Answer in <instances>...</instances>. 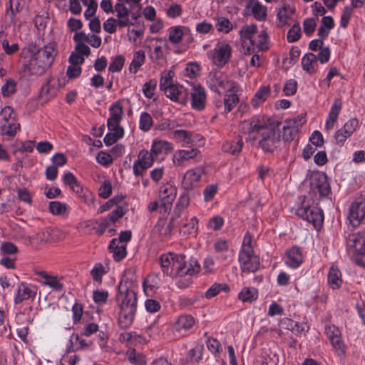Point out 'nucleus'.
Wrapping results in <instances>:
<instances>
[{"label":"nucleus","instance_id":"1","mask_svg":"<svg viewBox=\"0 0 365 365\" xmlns=\"http://www.w3.org/2000/svg\"><path fill=\"white\" fill-rule=\"evenodd\" d=\"M137 285L125 272L118 284L115 302L119 309L118 324L126 329L133 324L137 309Z\"/></svg>","mask_w":365,"mask_h":365},{"label":"nucleus","instance_id":"2","mask_svg":"<svg viewBox=\"0 0 365 365\" xmlns=\"http://www.w3.org/2000/svg\"><path fill=\"white\" fill-rule=\"evenodd\" d=\"M239 128L242 134L248 136L246 140H255L256 135L259 134L261 139L259 145L266 153H272L282 145L279 130L267 125L259 116H253L244 120L240 124Z\"/></svg>","mask_w":365,"mask_h":365},{"label":"nucleus","instance_id":"3","mask_svg":"<svg viewBox=\"0 0 365 365\" xmlns=\"http://www.w3.org/2000/svg\"><path fill=\"white\" fill-rule=\"evenodd\" d=\"M294 213L299 217L312 223L319 230L324 222V214L320 208L312 206L306 196L299 197V202L294 207Z\"/></svg>","mask_w":365,"mask_h":365},{"label":"nucleus","instance_id":"4","mask_svg":"<svg viewBox=\"0 0 365 365\" xmlns=\"http://www.w3.org/2000/svg\"><path fill=\"white\" fill-rule=\"evenodd\" d=\"M232 48L226 41H218L207 52L208 58L218 68L224 67L231 59Z\"/></svg>","mask_w":365,"mask_h":365},{"label":"nucleus","instance_id":"5","mask_svg":"<svg viewBox=\"0 0 365 365\" xmlns=\"http://www.w3.org/2000/svg\"><path fill=\"white\" fill-rule=\"evenodd\" d=\"M207 84L210 88L215 91L219 92V89L226 90L228 92H237L238 84L230 81L227 76L222 72H210L208 75Z\"/></svg>","mask_w":365,"mask_h":365},{"label":"nucleus","instance_id":"6","mask_svg":"<svg viewBox=\"0 0 365 365\" xmlns=\"http://www.w3.org/2000/svg\"><path fill=\"white\" fill-rule=\"evenodd\" d=\"M310 187L313 193L319 196H313L314 199H320L327 197L331 192L330 185L327 176L324 173L315 174L311 179Z\"/></svg>","mask_w":365,"mask_h":365},{"label":"nucleus","instance_id":"7","mask_svg":"<svg viewBox=\"0 0 365 365\" xmlns=\"http://www.w3.org/2000/svg\"><path fill=\"white\" fill-rule=\"evenodd\" d=\"M365 219V197H357L351 202L348 215V220L353 227H358Z\"/></svg>","mask_w":365,"mask_h":365},{"label":"nucleus","instance_id":"8","mask_svg":"<svg viewBox=\"0 0 365 365\" xmlns=\"http://www.w3.org/2000/svg\"><path fill=\"white\" fill-rule=\"evenodd\" d=\"M344 239L346 250L353 257L365 247V232H346Z\"/></svg>","mask_w":365,"mask_h":365},{"label":"nucleus","instance_id":"9","mask_svg":"<svg viewBox=\"0 0 365 365\" xmlns=\"http://www.w3.org/2000/svg\"><path fill=\"white\" fill-rule=\"evenodd\" d=\"M42 60L31 53L29 57H25L23 63V71L29 76H41L49 68Z\"/></svg>","mask_w":365,"mask_h":365},{"label":"nucleus","instance_id":"10","mask_svg":"<svg viewBox=\"0 0 365 365\" xmlns=\"http://www.w3.org/2000/svg\"><path fill=\"white\" fill-rule=\"evenodd\" d=\"M155 160H156L150 151L141 150L133 165V175L143 176L145 170L153 165Z\"/></svg>","mask_w":365,"mask_h":365},{"label":"nucleus","instance_id":"11","mask_svg":"<svg viewBox=\"0 0 365 365\" xmlns=\"http://www.w3.org/2000/svg\"><path fill=\"white\" fill-rule=\"evenodd\" d=\"M238 260L242 272H255L260 265L259 258L254 252H239Z\"/></svg>","mask_w":365,"mask_h":365},{"label":"nucleus","instance_id":"12","mask_svg":"<svg viewBox=\"0 0 365 365\" xmlns=\"http://www.w3.org/2000/svg\"><path fill=\"white\" fill-rule=\"evenodd\" d=\"M201 157L200 151L196 148L180 149L175 152L173 156V163L175 167H183L186 162L195 160L199 162Z\"/></svg>","mask_w":365,"mask_h":365},{"label":"nucleus","instance_id":"13","mask_svg":"<svg viewBox=\"0 0 365 365\" xmlns=\"http://www.w3.org/2000/svg\"><path fill=\"white\" fill-rule=\"evenodd\" d=\"M325 334L330 341L336 354L341 357L345 355V346L341 339V331L338 327L333 324L325 326Z\"/></svg>","mask_w":365,"mask_h":365},{"label":"nucleus","instance_id":"14","mask_svg":"<svg viewBox=\"0 0 365 365\" xmlns=\"http://www.w3.org/2000/svg\"><path fill=\"white\" fill-rule=\"evenodd\" d=\"M195 324V318L190 314H182L177 318L172 325V331L178 337L186 336Z\"/></svg>","mask_w":365,"mask_h":365},{"label":"nucleus","instance_id":"15","mask_svg":"<svg viewBox=\"0 0 365 365\" xmlns=\"http://www.w3.org/2000/svg\"><path fill=\"white\" fill-rule=\"evenodd\" d=\"M176 197V190L171 185H165L160 187L159 198L160 200V212L167 213L171 207Z\"/></svg>","mask_w":365,"mask_h":365},{"label":"nucleus","instance_id":"16","mask_svg":"<svg viewBox=\"0 0 365 365\" xmlns=\"http://www.w3.org/2000/svg\"><path fill=\"white\" fill-rule=\"evenodd\" d=\"M190 96V105L193 110L201 111L205 109L207 103L205 89L201 85L192 86Z\"/></svg>","mask_w":365,"mask_h":365},{"label":"nucleus","instance_id":"17","mask_svg":"<svg viewBox=\"0 0 365 365\" xmlns=\"http://www.w3.org/2000/svg\"><path fill=\"white\" fill-rule=\"evenodd\" d=\"M167 98L181 105H186L189 100L190 91L183 86L174 84L164 92Z\"/></svg>","mask_w":365,"mask_h":365},{"label":"nucleus","instance_id":"18","mask_svg":"<svg viewBox=\"0 0 365 365\" xmlns=\"http://www.w3.org/2000/svg\"><path fill=\"white\" fill-rule=\"evenodd\" d=\"M204 170L201 167L188 170L183 176L182 182L183 187L187 190L196 187L199 185Z\"/></svg>","mask_w":365,"mask_h":365},{"label":"nucleus","instance_id":"19","mask_svg":"<svg viewBox=\"0 0 365 365\" xmlns=\"http://www.w3.org/2000/svg\"><path fill=\"white\" fill-rule=\"evenodd\" d=\"M173 150L171 143L159 139H154L150 148V152L156 160H163L168 153Z\"/></svg>","mask_w":365,"mask_h":365},{"label":"nucleus","instance_id":"20","mask_svg":"<svg viewBox=\"0 0 365 365\" xmlns=\"http://www.w3.org/2000/svg\"><path fill=\"white\" fill-rule=\"evenodd\" d=\"M36 294V289L34 286L25 282H21L17 288L14 297V304H19L31 298H34Z\"/></svg>","mask_w":365,"mask_h":365},{"label":"nucleus","instance_id":"21","mask_svg":"<svg viewBox=\"0 0 365 365\" xmlns=\"http://www.w3.org/2000/svg\"><path fill=\"white\" fill-rule=\"evenodd\" d=\"M284 261L285 264L291 268L299 267L304 261L302 249L294 246L287 250L284 257Z\"/></svg>","mask_w":365,"mask_h":365},{"label":"nucleus","instance_id":"22","mask_svg":"<svg viewBox=\"0 0 365 365\" xmlns=\"http://www.w3.org/2000/svg\"><path fill=\"white\" fill-rule=\"evenodd\" d=\"M125 1H118L114 6V11L116 12V21L118 26L120 28L129 26L133 23L129 18L130 11L125 6Z\"/></svg>","mask_w":365,"mask_h":365},{"label":"nucleus","instance_id":"23","mask_svg":"<svg viewBox=\"0 0 365 365\" xmlns=\"http://www.w3.org/2000/svg\"><path fill=\"white\" fill-rule=\"evenodd\" d=\"M33 53L42 60V63H44L50 68L53 63L54 57L56 56L57 51L56 50L55 44L53 43H49Z\"/></svg>","mask_w":365,"mask_h":365},{"label":"nucleus","instance_id":"24","mask_svg":"<svg viewBox=\"0 0 365 365\" xmlns=\"http://www.w3.org/2000/svg\"><path fill=\"white\" fill-rule=\"evenodd\" d=\"M250 10L255 19L257 21H264L267 16V7L261 4L259 0H250L246 6Z\"/></svg>","mask_w":365,"mask_h":365},{"label":"nucleus","instance_id":"25","mask_svg":"<svg viewBox=\"0 0 365 365\" xmlns=\"http://www.w3.org/2000/svg\"><path fill=\"white\" fill-rule=\"evenodd\" d=\"M185 264L186 261L185 255L181 254H175L172 271L175 272V274L181 277L186 275L192 276L193 272H195V269H191V271H189V269H186V271H185L182 268L185 267Z\"/></svg>","mask_w":365,"mask_h":365},{"label":"nucleus","instance_id":"26","mask_svg":"<svg viewBox=\"0 0 365 365\" xmlns=\"http://www.w3.org/2000/svg\"><path fill=\"white\" fill-rule=\"evenodd\" d=\"M168 40L174 43L178 44L182 41V36L190 34V29L187 26H175L168 30Z\"/></svg>","mask_w":365,"mask_h":365},{"label":"nucleus","instance_id":"27","mask_svg":"<svg viewBox=\"0 0 365 365\" xmlns=\"http://www.w3.org/2000/svg\"><path fill=\"white\" fill-rule=\"evenodd\" d=\"M342 102L340 98L335 99L329 110L325 127L327 130L331 129L336 123L339 114L341 110Z\"/></svg>","mask_w":365,"mask_h":365},{"label":"nucleus","instance_id":"28","mask_svg":"<svg viewBox=\"0 0 365 365\" xmlns=\"http://www.w3.org/2000/svg\"><path fill=\"white\" fill-rule=\"evenodd\" d=\"M109 250L113 253V257L116 262L122 260L126 255V245L120 244L116 238L113 239L109 245Z\"/></svg>","mask_w":365,"mask_h":365},{"label":"nucleus","instance_id":"29","mask_svg":"<svg viewBox=\"0 0 365 365\" xmlns=\"http://www.w3.org/2000/svg\"><path fill=\"white\" fill-rule=\"evenodd\" d=\"M282 138L285 142H290L297 136L299 129L293 120H287L283 125Z\"/></svg>","mask_w":365,"mask_h":365},{"label":"nucleus","instance_id":"30","mask_svg":"<svg viewBox=\"0 0 365 365\" xmlns=\"http://www.w3.org/2000/svg\"><path fill=\"white\" fill-rule=\"evenodd\" d=\"M327 281L329 286L332 289H338L341 287L342 284L341 273L336 267L332 265L329 268Z\"/></svg>","mask_w":365,"mask_h":365},{"label":"nucleus","instance_id":"31","mask_svg":"<svg viewBox=\"0 0 365 365\" xmlns=\"http://www.w3.org/2000/svg\"><path fill=\"white\" fill-rule=\"evenodd\" d=\"M20 129L21 125L18 120H11L0 123V134L1 135L14 137Z\"/></svg>","mask_w":365,"mask_h":365},{"label":"nucleus","instance_id":"32","mask_svg":"<svg viewBox=\"0 0 365 365\" xmlns=\"http://www.w3.org/2000/svg\"><path fill=\"white\" fill-rule=\"evenodd\" d=\"M302 66L308 73H314L317 66V56L312 53L305 54L302 58Z\"/></svg>","mask_w":365,"mask_h":365},{"label":"nucleus","instance_id":"33","mask_svg":"<svg viewBox=\"0 0 365 365\" xmlns=\"http://www.w3.org/2000/svg\"><path fill=\"white\" fill-rule=\"evenodd\" d=\"M243 141L241 137H238L236 140L232 141H226L223 143L222 149L223 152L232 155L239 154L242 148Z\"/></svg>","mask_w":365,"mask_h":365},{"label":"nucleus","instance_id":"34","mask_svg":"<svg viewBox=\"0 0 365 365\" xmlns=\"http://www.w3.org/2000/svg\"><path fill=\"white\" fill-rule=\"evenodd\" d=\"M110 117L107 123L120 122L123 116V108L119 101L113 103L109 108Z\"/></svg>","mask_w":365,"mask_h":365},{"label":"nucleus","instance_id":"35","mask_svg":"<svg viewBox=\"0 0 365 365\" xmlns=\"http://www.w3.org/2000/svg\"><path fill=\"white\" fill-rule=\"evenodd\" d=\"M270 95V88L269 86H261L255 93L251 101L254 108H257L264 103Z\"/></svg>","mask_w":365,"mask_h":365},{"label":"nucleus","instance_id":"36","mask_svg":"<svg viewBox=\"0 0 365 365\" xmlns=\"http://www.w3.org/2000/svg\"><path fill=\"white\" fill-rule=\"evenodd\" d=\"M173 138L180 143L182 147H185L192 143V134L185 130H176L173 132Z\"/></svg>","mask_w":365,"mask_h":365},{"label":"nucleus","instance_id":"37","mask_svg":"<svg viewBox=\"0 0 365 365\" xmlns=\"http://www.w3.org/2000/svg\"><path fill=\"white\" fill-rule=\"evenodd\" d=\"M237 92H230V93L225 96L224 98V110L222 113L227 114L230 113L239 103V97L236 94Z\"/></svg>","mask_w":365,"mask_h":365},{"label":"nucleus","instance_id":"38","mask_svg":"<svg viewBox=\"0 0 365 365\" xmlns=\"http://www.w3.org/2000/svg\"><path fill=\"white\" fill-rule=\"evenodd\" d=\"M69 341L71 344L69 350L71 351H76L88 346L86 341L78 334H73L70 337Z\"/></svg>","mask_w":365,"mask_h":365},{"label":"nucleus","instance_id":"39","mask_svg":"<svg viewBox=\"0 0 365 365\" xmlns=\"http://www.w3.org/2000/svg\"><path fill=\"white\" fill-rule=\"evenodd\" d=\"M174 256L175 254L173 253L163 254L160 256L159 259L163 272L168 275L173 274L172 272H169V268L171 267V269H173Z\"/></svg>","mask_w":365,"mask_h":365},{"label":"nucleus","instance_id":"40","mask_svg":"<svg viewBox=\"0 0 365 365\" xmlns=\"http://www.w3.org/2000/svg\"><path fill=\"white\" fill-rule=\"evenodd\" d=\"M145 59V54L143 51H138L134 53L133 58L130 65V70L131 72L135 73L138 72L139 68L144 63Z\"/></svg>","mask_w":365,"mask_h":365},{"label":"nucleus","instance_id":"41","mask_svg":"<svg viewBox=\"0 0 365 365\" xmlns=\"http://www.w3.org/2000/svg\"><path fill=\"white\" fill-rule=\"evenodd\" d=\"M37 274L45 279V284L50 287L58 291L63 288V284L57 279L56 277L49 276L46 272L43 271L37 272Z\"/></svg>","mask_w":365,"mask_h":365},{"label":"nucleus","instance_id":"42","mask_svg":"<svg viewBox=\"0 0 365 365\" xmlns=\"http://www.w3.org/2000/svg\"><path fill=\"white\" fill-rule=\"evenodd\" d=\"M230 290V287L226 284H213L205 292V297L207 299H211L217 296L221 291L227 292Z\"/></svg>","mask_w":365,"mask_h":365},{"label":"nucleus","instance_id":"43","mask_svg":"<svg viewBox=\"0 0 365 365\" xmlns=\"http://www.w3.org/2000/svg\"><path fill=\"white\" fill-rule=\"evenodd\" d=\"M238 298L243 302H252L257 298V291L255 288H245L238 294Z\"/></svg>","mask_w":365,"mask_h":365},{"label":"nucleus","instance_id":"44","mask_svg":"<svg viewBox=\"0 0 365 365\" xmlns=\"http://www.w3.org/2000/svg\"><path fill=\"white\" fill-rule=\"evenodd\" d=\"M215 26L219 32L224 34H228L233 29L232 24L228 19L223 16L217 19Z\"/></svg>","mask_w":365,"mask_h":365},{"label":"nucleus","instance_id":"45","mask_svg":"<svg viewBox=\"0 0 365 365\" xmlns=\"http://www.w3.org/2000/svg\"><path fill=\"white\" fill-rule=\"evenodd\" d=\"M153 118L151 115L147 112H143L140 114L139 120V128L144 131L148 132L153 126Z\"/></svg>","mask_w":365,"mask_h":365},{"label":"nucleus","instance_id":"46","mask_svg":"<svg viewBox=\"0 0 365 365\" xmlns=\"http://www.w3.org/2000/svg\"><path fill=\"white\" fill-rule=\"evenodd\" d=\"M257 26L255 24L247 25L240 31V36L242 40H253V36L257 33Z\"/></svg>","mask_w":365,"mask_h":365},{"label":"nucleus","instance_id":"47","mask_svg":"<svg viewBox=\"0 0 365 365\" xmlns=\"http://www.w3.org/2000/svg\"><path fill=\"white\" fill-rule=\"evenodd\" d=\"M17 120L14 110L11 106H5L0 112V123Z\"/></svg>","mask_w":365,"mask_h":365},{"label":"nucleus","instance_id":"48","mask_svg":"<svg viewBox=\"0 0 365 365\" xmlns=\"http://www.w3.org/2000/svg\"><path fill=\"white\" fill-rule=\"evenodd\" d=\"M71 188L76 195H78V196L82 197L85 202H87L88 200H90L91 197L92 196L91 191L87 188H84L79 182H78Z\"/></svg>","mask_w":365,"mask_h":365},{"label":"nucleus","instance_id":"49","mask_svg":"<svg viewBox=\"0 0 365 365\" xmlns=\"http://www.w3.org/2000/svg\"><path fill=\"white\" fill-rule=\"evenodd\" d=\"M150 58L151 60L158 63H162L165 61V56L164 54L163 48L160 45H156L154 46L153 51H151L150 54Z\"/></svg>","mask_w":365,"mask_h":365},{"label":"nucleus","instance_id":"50","mask_svg":"<svg viewBox=\"0 0 365 365\" xmlns=\"http://www.w3.org/2000/svg\"><path fill=\"white\" fill-rule=\"evenodd\" d=\"M16 83L14 80L9 78L1 87V94L4 97H8L16 91Z\"/></svg>","mask_w":365,"mask_h":365},{"label":"nucleus","instance_id":"51","mask_svg":"<svg viewBox=\"0 0 365 365\" xmlns=\"http://www.w3.org/2000/svg\"><path fill=\"white\" fill-rule=\"evenodd\" d=\"M202 348L201 346H195L190 349L188 351L187 361L191 363H198L202 357Z\"/></svg>","mask_w":365,"mask_h":365},{"label":"nucleus","instance_id":"52","mask_svg":"<svg viewBox=\"0 0 365 365\" xmlns=\"http://www.w3.org/2000/svg\"><path fill=\"white\" fill-rule=\"evenodd\" d=\"M301 37V26L299 23L294 24L287 32L288 42L293 43L299 39Z\"/></svg>","mask_w":365,"mask_h":365},{"label":"nucleus","instance_id":"53","mask_svg":"<svg viewBox=\"0 0 365 365\" xmlns=\"http://www.w3.org/2000/svg\"><path fill=\"white\" fill-rule=\"evenodd\" d=\"M154 230L158 232L162 237H169V228H167V221L165 217L158 219Z\"/></svg>","mask_w":365,"mask_h":365},{"label":"nucleus","instance_id":"54","mask_svg":"<svg viewBox=\"0 0 365 365\" xmlns=\"http://www.w3.org/2000/svg\"><path fill=\"white\" fill-rule=\"evenodd\" d=\"M48 208L53 215H61L66 211L67 206L59 201H52L50 202Z\"/></svg>","mask_w":365,"mask_h":365},{"label":"nucleus","instance_id":"55","mask_svg":"<svg viewBox=\"0 0 365 365\" xmlns=\"http://www.w3.org/2000/svg\"><path fill=\"white\" fill-rule=\"evenodd\" d=\"M281 326L282 327L291 330L295 334H299L302 331L299 324L297 322L289 318H285L282 320Z\"/></svg>","mask_w":365,"mask_h":365},{"label":"nucleus","instance_id":"56","mask_svg":"<svg viewBox=\"0 0 365 365\" xmlns=\"http://www.w3.org/2000/svg\"><path fill=\"white\" fill-rule=\"evenodd\" d=\"M105 273V267L101 263L96 264L93 268L91 270V274L93 280L99 283L101 282L102 277Z\"/></svg>","mask_w":365,"mask_h":365},{"label":"nucleus","instance_id":"57","mask_svg":"<svg viewBox=\"0 0 365 365\" xmlns=\"http://www.w3.org/2000/svg\"><path fill=\"white\" fill-rule=\"evenodd\" d=\"M156 86L157 81L155 79H150L148 82H146L143 86V93L145 96L148 98H153Z\"/></svg>","mask_w":365,"mask_h":365},{"label":"nucleus","instance_id":"58","mask_svg":"<svg viewBox=\"0 0 365 365\" xmlns=\"http://www.w3.org/2000/svg\"><path fill=\"white\" fill-rule=\"evenodd\" d=\"M172 78H173L172 71H167L162 74L160 81V90H162L165 92V91H166V89H168V88H170V86L174 85V83H172V82H171Z\"/></svg>","mask_w":365,"mask_h":365},{"label":"nucleus","instance_id":"59","mask_svg":"<svg viewBox=\"0 0 365 365\" xmlns=\"http://www.w3.org/2000/svg\"><path fill=\"white\" fill-rule=\"evenodd\" d=\"M126 212V210L122 206H118L114 209L107 217L111 224H114L118 220L121 218Z\"/></svg>","mask_w":365,"mask_h":365},{"label":"nucleus","instance_id":"60","mask_svg":"<svg viewBox=\"0 0 365 365\" xmlns=\"http://www.w3.org/2000/svg\"><path fill=\"white\" fill-rule=\"evenodd\" d=\"M112 193V186L109 180H104L98 189V195L101 198L107 199Z\"/></svg>","mask_w":365,"mask_h":365},{"label":"nucleus","instance_id":"61","mask_svg":"<svg viewBox=\"0 0 365 365\" xmlns=\"http://www.w3.org/2000/svg\"><path fill=\"white\" fill-rule=\"evenodd\" d=\"M108 298V292L104 290H95L93 293V301L98 305L106 304Z\"/></svg>","mask_w":365,"mask_h":365},{"label":"nucleus","instance_id":"62","mask_svg":"<svg viewBox=\"0 0 365 365\" xmlns=\"http://www.w3.org/2000/svg\"><path fill=\"white\" fill-rule=\"evenodd\" d=\"M124 65V58L119 55L115 56L110 63L108 70L110 72H119Z\"/></svg>","mask_w":365,"mask_h":365},{"label":"nucleus","instance_id":"63","mask_svg":"<svg viewBox=\"0 0 365 365\" xmlns=\"http://www.w3.org/2000/svg\"><path fill=\"white\" fill-rule=\"evenodd\" d=\"M196 31L200 34H207L214 31V26L212 24L204 21L197 24Z\"/></svg>","mask_w":365,"mask_h":365},{"label":"nucleus","instance_id":"64","mask_svg":"<svg viewBox=\"0 0 365 365\" xmlns=\"http://www.w3.org/2000/svg\"><path fill=\"white\" fill-rule=\"evenodd\" d=\"M107 126L109 132H112L116 137H118L119 138H122L123 137L124 129L120 125V122L107 123Z\"/></svg>","mask_w":365,"mask_h":365}]
</instances>
